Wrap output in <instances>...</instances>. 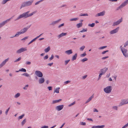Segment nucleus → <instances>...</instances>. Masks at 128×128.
Masks as SVG:
<instances>
[{"mask_svg":"<svg viewBox=\"0 0 128 128\" xmlns=\"http://www.w3.org/2000/svg\"><path fill=\"white\" fill-rule=\"evenodd\" d=\"M119 27H118L115 28V29L112 30L110 32V34H114L115 33H117L119 30Z\"/></svg>","mask_w":128,"mask_h":128,"instance_id":"12","label":"nucleus"},{"mask_svg":"<svg viewBox=\"0 0 128 128\" xmlns=\"http://www.w3.org/2000/svg\"><path fill=\"white\" fill-rule=\"evenodd\" d=\"M64 107L63 105H59L56 107V109L58 111H60L63 109Z\"/></svg>","mask_w":128,"mask_h":128,"instance_id":"13","label":"nucleus"},{"mask_svg":"<svg viewBox=\"0 0 128 128\" xmlns=\"http://www.w3.org/2000/svg\"><path fill=\"white\" fill-rule=\"evenodd\" d=\"M128 46V40L126 41L124 45V47H126L127 46Z\"/></svg>","mask_w":128,"mask_h":128,"instance_id":"41","label":"nucleus"},{"mask_svg":"<svg viewBox=\"0 0 128 128\" xmlns=\"http://www.w3.org/2000/svg\"><path fill=\"white\" fill-rule=\"evenodd\" d=\"M65 53L68 55H70L73 53L72 50L71 49L67 50L65 52Z\"/></svg>","mask_w":128,"mask_h":128,"instance_id":"18","label":"nucleus"},{"mask_svg":"<svg viewBox=\"0 0 128 128\" xmlns=\"http://www.w3.org/2000/svg\"><path fill=\"white\" fill-rule=\"evenodd\" d=\"M22 75L25 76H26L28 77L29 76V75L26 73H24L22 74Z\"/></svg>","mask_w":128,"mask_h":128,"instance_id":"45","label":"nucleus"},{"mask_svg":"<svg viewBox=\"0 0 128 128\" xmlns=\"http://www.w3.org/2000/svg\"><path fill=\"white\" fill-rule=\"evenodd\" d=\"M19 71L22 72H26V70L24 68H21V69L19 70Z\"/></svg>","mask_w":128,"mask_h":128,"instance_id":"33","label":"nucleus"},{"mask_svg":"<svg viewBox=\"0 0 128 128\" xmlns=\"http://www.w3.org/2000/svg\"><path fill=\"white\" fill-rule=\"evenodd\" d=\"M61 19H60L55 21L52 22L50 24V26H54L56 24L58 23L60 20Z\"/></svg>","mask_w":128,"mask_h":128,"instance_id":"15","label":"nucleus"},{"mask_svg":"<svg viewBox=\"0 0 128 128\" xmlns=\"http://www.w3.org/2000/svg\"><path fill=\"white\" fill-rule=\"evenodd\" d=\"M88 60V59L87 58H83V59L82 60H81V61L82 62H84L85 61Z\"/></svg>","mask_w":128,"mask_h":128,"instance_id":"32","label":"nucleus"},{"mask_svg":"<svg viewBox=\"0 0 128 128\" xmlns=\"http://www.w3.org/2000/svg\"><path fill=\"white\" fill-rule=\"evenodd\" d=\"M87 28H86L85 29H84V28H83V30H82L80 31V32H86L87 31Z\"/></svg>","mask_w":128,"mask_h":128,"instance_id":"38","label":"nucleus"},{"mask_svg":"<svg viewBox=\"0 0 128 128\" xmlns=\"http://www.w3.org/2000/svg\"><path fill=\"white\" fill-rule=\"evenodd\" d=\"M26 64L27 65H30L31 64V63L30 62H26Z\"/></svg>","mask_w":128,"mask_h":128,"instance_id":"60","label":"nucleus"},{"mask_svg":"<svg viewBox=\"0 0 128 128\" xmlns=\"http://www.w3.org/2000/svg\"><path fill=\"white\" fill-rule=\"evenodd\" d=\"M54 57V56L53 55H52L51 56V57L49 58V60H52Z\"/></svg>","mask_w":128,"mask_h":128,"instance_id":"52","label":"nucleus"},{"mask_svg":"<svg viewBox=\"0 0 128 128\" xmlns=\"http://www.w3.org/2000/svg\"><path fill=\"white\" fill-rule=\"evenodd\" d=\"M87 76V75H86L82 76V79H85Z\"/></svg>","mask_w":128,"mask_h":128,"instance_id":"59","label":"nucleus"},{"mask_svg":"<svg viewBox=\"0 0 128 128\" xmlns=\"http://www.w3.org/2000/svg\"><path fill=\"white\" fill-rule=\"evenodd\" d=\"M10 109V108L9 107L7 109L5 112V114L6 115L8 114V112Z\"/></svg>","mask_w":128,"mask_h":128,"instance_id":"50","label":"nucleus"},{"mask_svg":"<svg viewBox=\"0 0 128 128\" xmlns=\"http://www.w3.org/2000/svg\"><path fill=\"white\" fill-rule=\"evenodd\" d=\"M28 36H26L24 38H23L21 40H25L26 39L28 38Z\"/></svg>","mask_w":128,"mask_h":128,"instance_id":"55","label":"nucleus"},{"mask_svg":"<svg viewBox=\"0 0 128 128\" xmlns=\"http://www.w3.org/2000/svg\"><path fill=\"white\" fill-rule=\"evenodd\" d=\"M44 82V79L43 78L41 77L39 80V82L40 84H42Z\"/></svg>","mask_w":128,"mask_h":128,"instance_id":"21","label":"nucleus"},{"mask_svg":"<svg viewBox=\"0 0 128 128\" xmlns=\"http://www.w3.org/2000/svg\"><path fill=\"white\" fill-rule=\"evenodd\" d=\"M31 26L30 25V26H28L24 28L23 29H22L20 31V32H21L22 34L25 33L27 31L28 29Z\"/></svg>","mask_w":128,"mask_h":128,"instance_id":"11","label":"nucleus"},{"mask_svg":"<svg viewBox=\"0 0 128 128\" xmlns=\"http://www.w3.org/2000/svg\"><path fill=\"white\" fill-rule=\"evenodd\" d=\"M120 48L121 49V50L123 55L125 56L128 52V50L124 48H122V46H120Z\"/></svg>","mask_w":128,"mask_h":128,"instance_id":"8","label":"nucleus"},{"mask_svg":"<svg viewBox=\"0 0 128 128\" xmlns=\"http://www.w3.org/2000/svg\"><path fill=\"white\" fill-rule=\"evenodd\" d=\"M80 124L82 125L83 126H85L86 125V123L83 122H81L80 123Z\"/></svg>","mask_w":128,"mask_h":128,"instance_id":"51","label":"nucleus"},{"mask_svg":"<svg viewBox=\"0 0 128 128\" xmlns=\"http://www.w3.org/2000/svg\"><path fill=\"white\" fill-rule=\"evenodd\" d=\"M108 57L107 56H105V57H103L102 58V60H104V59H106V58H108Z\"/></svg>","mask_w":128,"mask_h":128,"instance_id":"64","label":"nucleus"},{"mask_svg":"<svg viewBox=\"0 0 128 128\" xmlns=\"http://www.w3.org/2000/svg\"><path fill=\"white\" fill-rule=\"evenodd\" d=\"M71 82V81L70 80H67L65 82H64V84H68V83H70Z\"/></svg>","mask_w":128,"mask_h":128,"instance_id":"36","label":"nucleus"},{"mask_svg":"<svg viewBox=\"0 0 128 128\" xmlns=\"http://www.w3.org/2000/svg\"><path fill=\"white\" fill-rule=\"evenodd\" d=\"M50 47L49 46L47 48L45 49L44 51L46 52H47L50 50Z\"/></svg>","mask_w":128,"mask_h":128,"instance_id":"27","label":"nucleus"},{"mask_svg":"<svg viewBox=\"0 0 128 128\" xmlns=\"http://www.w3.org/2000/svg\"><path fill=\"white\" fill-rule=\"evenodd\" d=\"M22 34V33L20 32V31L18 32H16V34H15V35L14 36H13L10 37V38H12L14 37H18L20 35Z\"/></svg>","mask_w":128,"mask_h":128,"instance_id":"19","label":"nucleus"},{"mask_svg":"<svg viewBox=\"0 0 128 128\" xmlns=\"http://www.w3.org/2000/svg\"><path fill=\"white\" fill-rule=\"evenodd\" d=\"M82 23L81 22V23L77 24H76V26L78 28H79L82 27Z\"/></svg>","mask_w":128,"mask_h":128,"instance_id":"26","label":"nucleus"},{"mask_svg":"<svg viewBox=\"0 0 128 128\" xmlns=\"http://www.w3.org/2000/svg\"><path fill=\"white\" fill-rule=\"evenodd\" d=\"M67 33H64L62 32L61 34H60V35H58V38H60L61 37H62L63 36H65L67 34Z\"/></svg>","mask_w":128,"mask_h":128,"instance_id":"22","label":"nucleus"},{"mask_svg":"<svg viewBox=\"0 0 128 128\" xmlns=\"http://www.w3.org/2000/svg\"><path fill=\"white\" fill-rule=\"evenodd\" d=\"M112 87L111 86H108L104 89V92L107 94L110 93L112 91Z\"/></svg>","mask_w":128,"mask_h":128,"instance_id":"3","label":"nucleus"},{"mask_svg":"<svg viewBox=\"0 0 128 128\" xmlns=\"http://www.w3.org/2000/svg\"><path fill=\"white\" fill-rule=\"evenodd\" d=\"M105 12L104 10L98 13L96 15V16H103L104 15Z\"/></svg>","mask_w":128,"mask_h":128,"instance_id":"16","label":"nucleus"},{"mask_svg":"<svg viewBox=\"0 0 128 128\" xmlns=\"http://www.w3.org/2000/svg\"><path fill=\"white\" fill-rule=\"evenodd\" d=\"M48 88L49 90H52V87L51 86H48Z\"/></svg>","mask_w":128,"mask_h":128,"instance_id":"61","label":"nucleus"},{"mask_svg":"<svg viewBox=\"0 0 128 128\" xmlns=\"http://www.w3.org/2000/svg\"><path fill=\"white\" fill-rule=\"evenodd\" d=\"M64 23H63L62 24H61L59 25L58 26V28H60L62 26H64Z\"/></svg>","mask_w":128,"mask_h":128,"instance_id":"54","label":"nucleus"},{"mask_svg":"<svg viewBox=\"0 0 128 128\" xmlns=\"http://www.w3.org/2000/svg\"><path fill=\"white\" fill-rule=\"evenodd\" d=\"M35 74L38 77L41 78L43 76V74L40 71L38 70H36L35 72Z\"/></svg>","mask_w":128,"mask_h":128,"instance_id":"10","label":"nucleus"},{"mask_svg":"<svg viewBox=\"0 0 128 128\" xmlns=\"http://www.w3.org/2000/svg\"><path fill=\"white\" fill-rule=\"evenodd\" d=\"M9 59V58H7L4 60L0 64V68L2 67L4 65L6 62L8 61Z\"/></svg>","mask_w":128,"mask_h":128,"instance_id":"14","label":"nucleus"},{"mask_svg":"<svg viewBox=\"0 0 128 128\" xmlns=\"http://www.w3.org/2000/svg\"><path fill=\"white\" fill-rule=\"evenodd\" d=\"M128 104V99H122L121 100V102L120 103L119 106H120Z\"/></svg>","mask_w":128,"mask_h":128,"instance_id":"6","label":"nucleus"},{"mask_svg":"<svg viewBox=\"0 0 128 128\" xmlns=\"http://www.w3.org/2000/svg\"><path fill=\"white\" fill-rule=\"evenodd\" d=\"M94 97V94H93L92 96H90L89 98L86 100V102L85 104H86L89 102Z\"/></svg>","mask_w":128,"mask_h":128,"instance_id":"20","label":"nucleus"},{"mask_svg":"<svg viewBox=\"0 0 128 128\" xmlns=\"http://www.w3.org/2000/svg\"><path fill=\"white\" fill-rule=\"evenodd\" d=\"M107 47V46H106L101 47H100L99 48V49H100V50L102 49H103L104 48H106Z\"/></svg>","mask_w":128,"mask_h":128,"instance_id":"44","label":"nucleus"},{"mask_svg":"<svg viewBox=\"0 0 128 128\" xmlns=\"http://www.w3.org/2000/svg\"><path fill=\"white\" fill-rule=\"evenodd\" d=\"M88 15L87 14H81L80 15V16H88Z\"/></svg>","mask_w":128,"mask_h":128,"instance_id":"43","label":"nucleus"},{"mask_svg":"<svg viewBox=\"0 0 128 128\" xmlns=\"http://www.w3.org/2000/svg\"><path fill=\"white\" fill-rule=\"evenodd\" d=\"M24 114H23L22 115H21V116H19L18 118V120L22 119L24 117Z\"/></svg>","mask_w":128,"mask_h":128,"instance_id":"35","label":"nucleus"},{"mask_svg":"<svg viewBox=\"0 0 128 128\" xmlns=\"http://www.w3.org/2000/svg\"><path fill=\"white\" fill-rule=\"evenodd\" d=\"M108 68H105L103 69L100 70L101 72L103 74H104L108 70Z\"/></svg>","mask_w":128,"mask_h":128,"instance_id":"17","label":"nucleus"},{"mask_svg":"<svg viewBox=\"0 0 128 128\" xmlns=\"http://www.w3.org/2000/svg\"><path fill=\"white\" fill-rule=\"evenodd\" d=\"M105 127V126L104 125H102L101 126H98V128H103Z\"/></svg>","mask_w":128,"mask_h":128,"instance_id":"40","label":"nucleus"},{"mask_svg":"<svg viewBox=\"0 0 128 128\" xmlns=\"http://www.w3.org/2000/svg\"><path fill=\"white\" fill-rule=\"evenodd\" d=\"M34 2V0H32L22 2L20 6V9L26 6H28L32 5Z\"/></svg>","mask_w":128,"mask_h":128,"instance_id":"2","label":"nucleus"},{"mask_svg":"<svg viewBox=\"0 0 128 128\" xmlns=\"http://www.w3.org/2000/svg\"><path fill=\"white\" fill-rule=\"evenodd\" d=\"M70 60H68L65 61V65H67L68 63L69 62Z\"/></svg>","mask_w":128,"mask_h":128,"instance_id":"46","label":"nucleus"},{"mask_svg":"<svg viewBox=\"0 0 128 128\" xmlns=\"http://www.w3.org/2000/svg\"><path fill=\"white\" fill-rule=\"evenodd\" d=\"M128 126V122L125 125H124L123 126L124 128H126Z\"/></svg>","mask_w":128,"mask_h":128,"instance_id":"62","label":"nucleus"},{"mask_svg":"<svg viewBox=\"0 0 128 128\" xmlns=\"http://www.w3.org/2000/svg\"><path fill=\"white\" fill-rule=\"evenodd\" d=\"M85 47L84 46H82L80 48V50L82 51H83L84 50Z\"/></svg>","mask_w":128,"mask_h":128,"instance_id":"39","label":"nucleus"},{"mask_svg":"<svg viewBox=\"0 0 128 128\" xmlns=\"http://www.w3.org/2000/svg\"><path fill=\"white\" fill-rule=\"evenodd\" d=\"M86 55V54L85 52H84L83 54H81L80 55V56L81 57H83L85 56Z\"/></svg>","mask_w":128,"mask_h":128,"instance_id":"42","label":"nucleus"},{"mask_svg":"<svg viewBox=\"0 0 128 128\" xmlns=\"http://www.w3.org/2000/svg\"><path fill=\"white\" fill-rule=\"evenodd\" d=\"M28 87V84L26 85L23 88V89L24 90H26L27 89V88Z\"/></svg>","mask_w":128,"mask_h":128,"instance_id":"49","label":"nucleus"},{"mask_svg":"<svg viewBox=\"0 0 128 128\" xmlns=\"http://www.w3.org/2000/svg\"><path fill=\"white\" fill-rule=\"evenodd\" d=\"M29 12L30 11H28L20 14L14 20V21L17 20L22 18H26L32 16L36 12H34L31 13L29 14Z\"/></svg>","mask_w":128,"mask_h":128,"instance_id":"1","label":"nucleus"},{"mask_svg":"<svg viewBox=\"0 0 128 128\" xmlns=\"http://www.w3.org/2000/svg\"><path fill=\"white\" fill-rule=\"evenodd\" d=\"M78 18H71L69 20L70 21H76L78 20Z\"/></svg>","mask_w":128,"mask_h":128,"instance_id":"25","label":"nucleus"},{"mask_svg":"<svg viewBox=\"0 0 128 128\" xmlns=\"http://www.w3.org/2000/svg\"><path fill=\"white\" fill-rule=\"evenodd\" d=\"M88 25V26H90L92 27H93L94 26L95 23H92V24H89Z\"/></svg>","mask_w":128,"mask_h":128,"instance_id":"31","label":"nucleus"},{"mask_svg":"<svg viewBox=\"0 0 128 128\" xmlns=\"http://www.w3.org/2000/svg\"><path fill=\"white\" fill-rule=\"evenodd\" d=\"M26 122V119H24L21 122V125L23 126Z\"/></svg>","mask_w":128,"mask_h":128,"instance_id":"30","label":"nucleus"},{"mask_svg":"<svg viewBox=\"0 0 128 128\" xmlns=\"http://www.w3.org/2000/svg\"><path fill=\"white\" fill-rule=\"evenodd\" d=\"M62 100V99H60L58 100H54L52 101V104H54L56 103H57L59 102Z\"/></svg>","mask_w":128,"mask_h":128,"instance_id":"23","label":"nucleus"},{"mask_svg":"<svg viewBox=\"0 0 128 128\" xmlns=\"http://www.w3.org/2000/svg\"><path fill=\"white\" fill-rule=\"evenodd\" d=\"M75 104V102L74 101V102H73L70 104L68 105V106L70 107L71 106H72L74 105V104Z\"/></svg>","mask_w":128,"mask_h":128,"instance_id":"47","label":"nucleus"},{"mask_svg":"<svg viewBox=\"0 0 128 128\" xmlns=\"http://www.w3.org/2000/svg\"><path fill=\"white\" fill-rule=\"evenodd\" d=\"M20 96V94L19 93H18L15 95L14 97L16 98H17L18 97Z\"/></svg>","mask_w":128,"mask_h":128,"instance_id":"34","label":"nucleus"},{"mask_svg":"<svg viewBox=\"0 0 128 128\" xmlns=\"http://www.w3.org/2000/svg\"><path fill=\"white\" fill-rule=\"evenodd\" d=\"M77 56V53L75 54L72 57V60H74L76 59Z\"/></svg>","mask_w":128,"mask_h":128,"instance_id":"24","label":"nucleus"},{"mask_svg":"<svg viewBox=\"0 0 128 128\" xmlns=\"http://www.w3.org/2000/svg\"><path fill=\"white\" fill-rule=\"evenodd\" d=\"M11 0H3L1 2L2 4H4L8 1H10Z\"/></svg>","mask_w":128,"mask_h":128,"instance_id":"29","label":"nucleus"},{"mask_svg":"<svg viewBox=\"0 0 128 128\" xmlns=\"http://www.w3.org/2000/svg\"><path fill=\"white\" fill-rule=\"evenodd\" d=\"M109 98H114V96L113 95H111L109 96L108 97Z\"/></svg>","mask_w":128,"mask_h":128,"instance_id":"53","label":"nucleus"},{"mask_svg":"<svg viewBox=\"0 0 128 128\" xmlns=\"http://www.w3.org/2000/svg\"><path fill=\"white\" fill-rule=\"evenodd\" d=\"M48 126H43L41 127V128H48Z\"/></svg>","mask_w":128,"mask_h":128,"instance_id":"57","label":"nucleus"},{"mask_svg":"<svg viewBox=\"0 0 128 128\" xmlns=\"http://www.w3.org/2000/svg\"><path fill=\"white\" fill-rule=\"evenodd\" d=\"M123 20L122 18H121L120 19L118 20L117 21L114 22L113 23L112 26H116L118 25Z\"/></svg>","mask_w":128,"mask_h":128,"instance_id":"9","label":"nucleus"},{"mask_svg":"<svg viewBox=\"0 0 128 128\" xmlns=\"http://www.w3.org/2000/svg\"><path fill=\"white\" fill-rule=\"evenodd\" d=\"M53 64V63L52 62V63H50L48 64V65L50 66H52V65Z\"/></svg>","mask_w":128,"mask_h":128,"instance_id":"63","label":"nucleus"},{"mask_svg":"<svg viewBox=\"0 0 128 128\" xmlns=\"http://www.w3.org/2000/svg\"><path fill=\"white\" fill-rule=\"evenodd\" d=\"M112 108L114 109L115 110H118V107L117 106H113L112 107Z\"/></svg>","mask_w":128,"mask_h":128,"instance_id":"58","label":"nucleus"},{"mask_svg":"<svg viewBox=\"0 0 128 128\" xmlns=\"http://www.w3.org/2000/svg\"><path fill=\"white\" fill-rule=\"evenodd\" d=\"M128 4V0H125L117 8V10H118L120 8H121L125 6Z\"/></svg>","mask_w":128,"mask_h":128,"instance_id":"4","label":"nucleus"},{"mask_svg":"<svg viewBox=\"0 0 128 128\" xmlns=\"http://www.w3.org/2000/svg\"><path fill=\"white\" fill-rule=\"evenodd\" d=\"M104 74L102 73L101 72L100 73V74L99 76V77H98V79L100 78L102 76V75Z\"/></svg>","mask_w":128,"mask_h":128,"instance_id":"56","label":"nucleus"},{"mask_svg":"<svg viewBox=\"0 0 128 128\" xmlns=\"http://www.w3.org/2000/svg\"><path fill=\"white\" fill-rule=\"evenodd\" d=\"M14 16H12L10 18L7 20H6L0 23V28H1L4 26L8 22L10 21L12 18L14 17Z\"/></svg>","mask_w":128,"mask_h":128,"instance_id":"5","label":"nucleus"},{"mask_svg":"<svg viewBox=\"0 0 128 128\" xmlns=\"http://www.w3.org/2000/svg\"><path fill=\"white\" fill-rule=\"evenodd\" d=\"M27 50V49L26 48H22L17 50L16 52V53L17 54H20Z\"/></svg>","mask_w":128,"mask_h":128,"instance_id":"7","label":"nucleus"},{"mask_svg":"<svg viewBox=\"0 0 128 128\" xmlns=\"http://www.w3.org/2000/svg\"><path fill=\"white\" fill-rule=\"evenodd\" d=\"M60 88L59 87L56 88L54 92V93L56 92V93H59V90Z\"/></svg>","mask_w":128,"mask_h":128,"instance_id":"28","label":"nucleus"},{"mask_svg":"<svg viewBox=\"0 0 128 128\" xmlns=\"http://www.w3.org/2000/svg\"><path fill=\"white\" fill-rule=\"evenodd\" d=\"M48 57V55H46L45 56H44V60H46L47 59Z\"/></svg>","mask_w":128,"mask_h":128,"instance_id":"48","label":"nucleus"},{"mask_svg":"<svg viewBox=\"0 0 128 128\" xmlns=\"http://www.w3.org/2000/svg\"><path fill=\"white\" fill-rule=\"evenodd\" d=\"M21 59V57H20L19 58H18V59L14 61V62H18L19 61H20V60Z\"/></svg>","mask_w":128,"mask_h":128,"instance_id":"37","label":"nucleus"}]
</instances>
